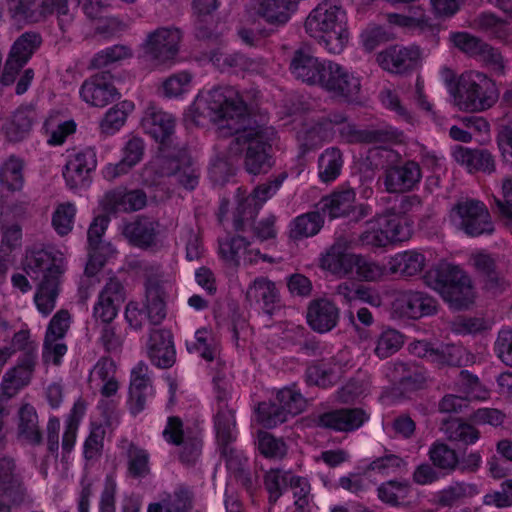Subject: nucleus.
Returning a JSON list of instances; mask_svg holds the SVG:
<instances>
[{
  "label": "nucleus",
  "mask_w": 512,
  "mask_h": 512,
  "mask_svg": "<svg viewBox=\"0 0 512 512\" xmlns=\"http://www.w3.org/2000/svg\"><path fill=\"white\" fill-rule=\"evenodd\" d=\"M147 203V195L140 189L128 190L123 187L107 191L100 205L106 213L135 212L143 209Z\"/></svg>",
  "instance_id": "obj_23"
},
{
  "label": "nucleus",
  "mask_w": 512,
  "mask_h": 512,
  "mask_svg": "<svg viewBox=\"0 0 512 512\" xmlns=\"http://www.w3.org/2000/svg\"><path fill=\"white\" fill-rule=\"evenodd\" d=\"M148 355L151 362L159 368H169L175 363V348L169 331L155 330L148 343Z\"/></svg>",
  "instance_id": "obj_34"
},
{
  "label": "nucleus",
  "mask_w": 512,
  "mask_h": 512,
  "mask_svg": "<svg viewBox=\"0 0 512 512\" xmlns=\"http://www.w3.org/2000/svg\"><path fill=\"white\" fill-rule=\"evenodd\" d=\"M306 32L319 39L330 54H340L349 41L347 17L343 7L331 0L320 2L307 16Z\"/></svg>",
  "instance_id": "obj_4"
},
{
  "label": "nucleus",
  "mask_w": 512,
  "mask_h": 512,
  "mask_svg": "<svg viewBox=\"0 0 512 512\" xmlns=\"http://www.w3.org/2000/svg\"><path fill=\"white\" fill-rule=\"evenodd\" d=\"M428 457L434 467L445 475L453 474L460 465V458L456 450L441 441H436L430 446Z\"/></svg>",
  "instance_id": "obj_45"
},
{
  "label": "nucleus",
  "mask_w": 512,
  "mask_h": 512,
  "mask_svg": "<svg viewBox=\"0 0 512 512\" xmlns=\"http://www.w3.org/2000/svg\"><path fill=\"white\" fill-rule=\"evenodd\" d=\"M285 179L286 174L283 173L257 185L250 195L238 201L239 214L250 216L257 214L263 204L276 194Z\"/></svg>",
  "instance_id": "obj_31"
},
{
  "label": "nucleus",
  "mask_w": 512,
  "mask_h": 512,
  "mask_svg": "<svg viewBox=\"0 0 512 512\" xmlns=\"http://www.w3.org/2000/svg\"><path fill=\"white\" fill-rule=\"evenodd\" d=\"M118 447L127 458L128 472L134 478H143L149 474V453L129 441L127 438L119 440Z\"/></svg>",
  "instance_id": "obj_42"
},
{
  "label": "nucleus",
  "mask_w": 512,
  "mask_h": 512,
  "mask_svg": "<svg viewBox=\"0 0 512 512\" xmlns=\"http://www.w3.org/2000/svg\"><path fill=\"white\" fill-rule=\"evenodd\" d=\"M386 272L384 265L363 254H358L353 277L361 281L374 282L380 280Z\"/></svg>",
  "instance_id": "obj_57"
},
{
  "label": "nucleus",
  "mask_w": 512,
  "mask_h": 512,
  "mask_svg": "<svg viewBox=\"0 0 512 512\" xmlns=\"http://www.w3.org/2000/svg\"><path fill=\"white\" fill-rule=\"evenodd\" d=\"M411 493V484L407 480H388L377 488L380 501L393 507L401 506Z\"/></svg>",
  "instance_id": "obj_48"
},
{
  "label": "nucleus",
  "mask_w": 512,
  "mask_h": 512,
  "mask_svg": "<svg viewBox=\"0 0 512 512\" xmlns=\"http://www.w3.org/2000/svg\"><path fill=\"white\" fill-rule=\"evenodd\" d=\"M37 120V113L31 105L19 106L2 127L4 137L9 142H20L27 138Z\"/></svg>",
  "instance_id": "obj_30"
},
{
  "label": "nucleus",
  "mask_w": 512,
  "mask_h": 512,
  "mask_svg": "<svg viewBox=\"0 0 512 512\" xmlns=\"http://www.w3.org/2000/svg\"><path fill=\"white\" fill-rule=\"evenodd\" d=\"M403 343V335L395 329L388 328L377 337L374 352L380 359H385L396 353Z\"/></svg>",
  "instance_id": "obj_59"
},
{
  "label": "nucleus",
  "mask_w": 512,
  "mask_h": 512,
  "mask_svg": "<svg viewBox=\"0 0 512 512\" xmlns=\"http://www.w3.org/2000/svg\"><path fill=\"white\" fill-rule=\"evenodd\" d=\"M117 366L115 361L107 356L98 359L89 372L88 384L90 389L98 390L103 397H112L119 389L116 378Z\"/></svg>",
  "instance_id": "obj_25"
},
{
  "label": "nucleus",
  "mask_w": 512,
  "mask_h": 512,
  "mask_svg": "<svg viewBox=\"0 0 512 512\" xmlns=\"http://www.w3.org/2000/svg\"><path fill=\"white\" fill-rule=\"evenodd\" d=\"M105 74H96L83 82L80 96L91 106L104 107L114 100L117 90Z\"/></svg>",
  "instance_id": "obj_29"
},
{
  "label": "nucleus",
  "mask_w": 512,
  "mask_h": 512,
  "mask_svg": "<svg viewBox=\"0 0 512 512\" xmlns=\"http://www.w3.org/2000/svg\"><path fill=\"white\" fill-rule=\"evenodd\" d=\"M36 365L17 362L3 376L1 390L6 398L14 397L22 388L26 387L32 380Z\"/></svg>",
  "instance_id": "obj_41"
},
{
  "label": "nucleus",
  "mask_w": 512,
  "mask_h": 512,
  "mask_svg": "<svg viewBox=\"0 0 512 512\" xmlns=\"http://www.w3.org/2000/svg\"><path fill=\"white\" fill-rule=\"evenodd\" d=\"M480 493L476 483L466 481H453L434 494L433 502L443 508H451L463 504L466 500Z\"/></svg>",
  "instance_id": "obj_35"
},
{
  "label": "nucleus",
  "mask_w": 512,
  "mask_h": 512,
  "mask_svg": "<svg viewBox=\"0 0 512 512\" xmlns=\"http://www.w3.org/2000/svg\"><path fill=\"white\" fill-rule=\"evenodd\" d=\"M141 126L146 134L159 143L158 155L144 168L146 175L155 165L164 164L173 155L174 147L181 146L174 141L175 118L171 114L150 106L145 111Z\"/></svg>",
  "instance_id": "obj_7"
},
{
  "label": "nucleus",
  "mask_w": 512,
  "mask_h": 512,
  "mask_svg": "<svg viewBox=\"0 0 512 512\" xmlns=\"http://www.w3.org/2000/svg\"><path fill=\"white\" fill-rule=\"evenodd\" d=\"M452 156L469 173L482 171L490 174L495 171L494 157L488 150L455 146Z\"/></svg>",
  "instance_id": "obj_32"
},
{
  "label": "nucleus",
  "mask_w": 512,
  "mask_h": 512,
  "mask_svg": "<svg viewBox=\"0 0 512 512\" xmlns=\"http://www.w3.org/2000/svg\"><path fill=\"white\" fill-rule=\"evenodd\" d=\"M277 400L290 416L300 414L306 406V400L295 384L281 389L277 394Z\"/></svg>",
  "instance_id": "obj_62"
},
{
  "label": "nucleus",
  "mask_w": 512,
  "mask_h": 512,
  "mask_svg": "<svg viewBox=\"0 0 512 512\" xmlns=\"http://www.w3.org/2000/svg\"><path fill=\"white\" fill-rule=\"evenodd\" d=\"M132 55L133 51L129 46L113 45L97 52L91 60V66L96 69L106 68L129 59Z\"/></svg>",
  "instance_id": "obj_55"
},
{
  "label": "nucleus",
  "mask_w": 512,
  "mask_h": 512,
  "mask_svg": "<svg viewBox=\"0 0 512 512\" xmlns=\"http://www.w3.org/2000/svg\"><path fill=\"white\" fill-rule=\"evenodd\" d=\"M139 270L145 278V310L149 321L160 324L166 317V292L162 267L158 263L142 261Z\"/></svg>",
  "instance_id": "obj_10"
},
{
  "label": "nucleus",
  "mask_w": 512,
  "mask_h": 512,
  "mask_svg": "<svg viewBox=\"0 0 512 512\" xmlns=\"http://www.w3.org/2000/svg\"><path fill=\"white\" fill-rule=\"evenodd\" d=\"M289 414L276 403L262 402L257 408V420L266 428H273L285 422Z\"/></svg>",
  "instance_id": "obj_64"
},
{
  "label": "nucleus",
  "mask_w": 512,
  "mask_h": 512,
  "mask_svg": "<svg viewBox=\"0 0 512 512\" xmlns=\"http://www.w3.org/2000/svg\"><path fill=\"white\" fill-rule=\"evenodd\" d=\"M346 117L342 113H332L329 117L309 129L298 133L300 142V155L305 156L308 152L319 148L333 125H342L340 128L341 136L350 143H388L400 140L402 133L392 127L357 130L354 125L345 124Z\"/></svg>",
  "instance_id": "obj_3"
},
{
  "label": "nucleus",
  "mask_w": 512,
  "mask_h": 512,
  "mask_svg": "<svg viewBox=\"0 0 512 512\" xmlns=\"http://www.w3.org/2000/svg\"><path fill=\"white\" fill-rule=\"evenodd\" d=\"M219 256L226 266L238 268L243 264H253L259 258L266 260L257 249L250 248V243L242 236H226L219 239Z\"/></svg>",
  "instance_id": "obj_21"
},
{
  "label": "nucleus",
  "mask_w": 512,
  "mask_h": 512,
  "mask_svg": "<svg viewBox=\"0 0 512 512\" xmlns=\"http://www.w3.org/2000/svg\"><path fill=\"white\" fill-rule=\"evenodd\" d=\"M279 297L275 283L263 276L255 278L246 291V299L250 303L260 305L268 314L273 313Z\"/></svg>",
  "instance_id": "obj_38"
},
{
  "label": "nucleus",
  "mask_w": 512,
  "mask_h": 512,
  "mask_svg": "<svg viewBox=\"0 0 512 512\" xmlns=\"http://www.w3.org/2000/svg\"><path fill=\"white\" fill-rule=\"evenodd\" d=\"M24 270L32 280L39 281L34 301L40 313L49 315L56 306L66 270L63 258L43 246H34L26 251Z\"/></svg>",
  "instance_id": "obj_2"
},
{
  "label": "nucleus",
  "mask_w": 512,
  "mask_h": 512,
  "mask_svg": "<svg viewBox=\"0 0 512 512\" xmlns=\"http://www.w3.org/2000/svg\"><path fill=\"white\" fill-rule=\"evenodd\" d=\"M422 179L420 165L408 160L400 165L389 166L384 173L385 189L389 193H404L413 190Z\"/></svg>",
  "instance_id": "obj_22"
},
{
  "label": "nucleus",
  "mask_w": 512,
  "mask_h": 512,
  "mask_svg": "<svg viewBox=\"0 0 512 512\" xmlns=\"http://www.w3.org/2000/svg\"><path fill=\"white\" fill-rule=\"evenodd\" d=\"M426 263L423 253L416 250H407L391 257L389 261L392 273L402 276H414L420 273Z\"/></svg>",
  "instance_id": "obj_46"
},
{
  "label": "nucleus",
  "mask_w": 512,
  "mask_h": 512,
  "mask_svg": "<svg viewBox=\"0 0 512 512\" xmlns=\"http://www.w3.org/2000/svg\"><path fill=\"white\" fill-rule=\"evenodd\" d=\"M431 355H433L431 364L437 368L461 367L471 360L468 351L463 346L456 344L435 346Z\"/></svg>",
  "instance_id": "obj_43"
},
{
  "label": "nucleus",
  "mask_w": 512,
  "mask_h": 512,
  "mask_svg": "<svg viewBox=\"0 0 512 512\" xmlns=\"http://www.w3.org/2000/svg\"><path fill=\"white\" fill-rule=\"evenodd\" d=\"M41 19L48 14H56L60 29L65 32L74 20V13L70 10L68 0H43L41 4Z\"/></svg>",
  "instance_id": "obj_58"
},
{
  "label": "nucleus",
  "mask_w": 512,
  "mask_h": 512,
  "mask_svg": "<svg viewBox=\"0 0 512 512\" xmlns=\"http://www.w3.org/2000/svg\"><path fill=\"white\" fill-rule=\"evenodd\" d=\"M338 318L339 311L329 300H316L308 307V324L314 331L319 333H325L333 329L337 324Z\"/></svg>",
  "instance_id": "obj_39"
},
{
  "label": "nucleus",
  "mask_w": 512,
  "mask_h": 512,
  "mask_svg": "<svg viewBox=\"0 0 512 512\" xmlns=\"http://www.w3.org/2000/svg\"><path fill=\"white\" fill-rule=\"evenodd\" d=\"M9 346L15 353L21 352L17 362H27L30 363V365H37V344L31 339L29 330L22 329L16 332L13 335Z\"/></svg>",
  "instance_id": "obj_53"
},
{
  "label": "nucleus",
  "mask_w": 512,
  "mask_h": 512,
  "mask_svg": "<svg viewBox=\"0 0 512 512\" xmlns=\"http://www.w3.org/2000/svg\"><path fill=\"white\" fill-rule=\"evenodd\" d=\"M158 226V222L140 217L135 221L126 223L122 233L132 245L147 249L156 244Z\"/></svg>",
  "instance_id": "obj_36"
},
{
  "label": "nucleus",
  "mask_w": 512,
  "mask_h": 512,
  "mask_svg": "<svg viewBox=\"0 0 512 512\" xmlns=\"http://www.w3.org/2000/svg\"><path fill=\"white\" fill-rule=\"evenodd\" d=\"M386 18L390 24L412 32H425L431 29L430 19L423 12L415 16L388 13Z\"/></svg>",
  "instance_id": "obj_61"
},
{
  "label": "nucleus",
  "mask_w": 512,
  "mask_h": 512,
  "mask_svg": "<svg viewBox=\"0 0 512 512\" xmlns=\"http://www.w3.org/2000/svg\"><path fill=\"white\" fill-rule=\"evenodd\" d=\"M444 432L451 441L472 445L480 437L479 431L471 424L461 419H452L445 424Z\"/></svg>",
  "instance_id": "obj_56"
},
{
  "label": "nucleus",
  "mask_w": 512,
  "mask_h": 512,
  "mask_svg": "<svg viewBox=\"0 0 512 512\" xmlns=\"http://www.w3.org/2000/svg\"><path fill=\"white\" fill-rule=\"evenodd\" d=\"M24 162L22 159L10 156L0 168V183L8 191L16 192L24 186Z\"/></svg>",
  "instance_id": "obj_51"
},
{
  "label": "nucleus",
  "mask_w": 512,
  "mask_h": 512,
  "mask_svg": "<svg viewBox=\"0 0 512 512\" xmlns=\"http://www.w3.org/2000/svg\"><path fill=\"white\" fill-rule=\"evenodd\" d=\"M322 67H324V60H320L302 50L295 52L290 63L293 76L309 85H318L321 79Z\"/></svg>",
  "instance_id": "obj_37"
},
{
  "label": "nucleus",
  "mask_w": 512,
  "mask_h": 512,
  "mask_svg": "<svg viewBox=\"0 0 512 512\" xmlns=\"http://www.w3.org/2000/svg\"><path fill=\"white\" fill-rule=\"evenodd\" d=\"M318 86L335 98L354 99L360 92V78L352 71L331 60H324Z\"/></svg>",
  "instance_id": "obj_11"
},
{
  "label": "nucleus",
  "mask_w": 512,
  "mask_h": 512,
  "mask_svg": "<svg viewBox=\"0 0 512 512\" xmlns=\"http://www.w3.org/2000/svg\"><path fill=\"white\" fill-rule=\"evenodd\" d=\"M10 20L14 25L22 26L41 20L35 0H5Z\"/></svg>",
  "instance_id": "obj_50"
},
{
  "label": "nucleus",
  "mask_w": 512,
  "mask_h": 512,
  "mask_svg": "<svg viewBox=\"0 0 512 512\" xmlns=\"http://www.w3.org/2000/svg\"><path fill=\"white\" fill-rule=\"evenodd\" d=\"M42 42L41 36L35 32H25L19 36L11 47L9 56L23 64L29 61Z\"/></svg>",
  "instance_id": "obj_54"
},
{
  "label": "nucleus",
  "mask_w": 512,
  "mask_h": 512,
  "mask_svg": "<svg viewBox=\"0 0 512 512\" xmlns=\"http://www.w3.org/2000/svg\"><path fill=\"white\" fill-rule=\"evenodd\" d=\"M109 222L108 216L98 215L89 226L87 232L89 260L85 268V273L88 276H93L105 264L106 260L115 253L114 247L102 240Z\"/></svg>",
  "instance_id": "obj_15"
},
{
  "label": "nucleus",
  "mask_w": 512,
  "mask_h": 512,
  "mask_svg": "<svg viewBox=\"0 0 512 512\" xmlns=\"http://www.w3.org/2000/svg\"><path fill=\"white\" fill-rule=\"evenodd\" d=\"M134 103L121 101L111 107L100 121V131L105 135H113L125 124L128 115L134 110Z\"/></svg>",
  "instance_id": "obj_49"
},
{
  "label": "nucleus",
  "mask_w": 512,
  "mask_h": 512,
  "mask_svg": "<svg viewBox=\"0 0 512 512\" xmlns=\"http://www.w3.org/2000/svg\"><path fill=\"white\" fill-rule=\"evenodd\" d=\"M75 215L76 207L73 203L59 204L52 215V225L55 231L61 236L69 234L73 229Z\"/></svg>",
  "instance_id": "obj_63"
},
{
  "label": "nucleus",
  "mask_w": 512,
  "mask_h": 512,
  "mask_svg": "<svg viewBox=\"0 0 512 512\" xmlns=\"http://www.w3.org/2000/svg\"><path fill=\"white\" fill-rule=\"evenodd\" d=\"M43 128L48 136V144L58 146L65 142L68 135L75 132L76 124L72 120L59 122L56 117H50L45 121Z\"/></svg>",
  "instance_id": "obj_60"
},
{
  "label": "nucleus",
  "mask_w": 512,
  "mask_h": 512,
  "mask_svg": "<svg viewBox=\"0 0 512 512\" xmlns=\"http://www.w3.org/2000/svg\"><path fill=\"white\" fill-rule=\"evenodd\" d=\"M392 309L399 317L419 319L436 313L437 302L424 292L407 290L396 295Z\"/></svg>",
  "instance_id": "obj_20"
},
{
  "label": "nucleus",
  "mask_w": 512,
  "mask_h": 512,
  "mask_svg": "<svg viewBox=\"0 0 512 512\" xmlns=\"http://www.w3.org/2000/svg\"><path fill=\"white\" fill-rule=\"evenodd\" d=\"M420 58V50L416 46L395 45L377 55L378 64L389 72L403 73L414 68Z\"/></svg>",
  "instance_id": "obj_26"
},
{
  "label": "nucleus",
  "mask_w": 512,
  "mask_h": 512,
  "mask_svg": "<svg viewBox=\"0 0 512 512\" xmlns=\"http://www.w3.org/2000/svg\"><path fill=\"white\" fill-rule=\"evenodd\" d=\"M97 167L96 150L86 147L67 156L63 170L66 185L71 190L84 189L90 185L91 173Z\"/></svg>",
  "instance_id": "obj_14"
},
{
  "label": "nucleus",
  "mask_w": 512,
  "mask_h": 512,
  "mask_svg": "<svg viewBox=\"0 0 512 512\" xmlns=\"http://www.w3.org/2000/svg\"><path fill=\"white\" fill-rule=\"evenodd\" d=\"M449 217L456 228L472 237L491 234L494 230L487 207L476 199L458 200L451 208Z\"/></svg>",
  "instance_id": "obj_9"
},
{
  "label": "nucleus",
  "mask_w": 512,
  "mask_h": 512,
  "mask_svg": "<svg viewBox=\"0 0 512 512\" xmlns=\"http://www.w3.org/2000/svg\"><path fill=\"white\" fill-rule=\"evenodd\" d=\"M350 241L344 237L337 238L334 243L321 254L319 266L338 278L352 277L358 253L351 252Z\"/></svg>",
  "instance_id": "obj_16"
},
{
  "label": "nucleus",
  "mask_w": 512,
  "mask_h": 512,
  "mask_svg": "<svg viewBox=\"0 0 512 512\" xmlns=\"http://www.w3.org/2000/svg\"><path fill=\"white\" fill-rule=\"evenodd\" d=\"M172 154L164 164L155 165L148 174L155 172L159 177L173 176L185 189H195L199 183V168L184 147H174Z\"/></svg>",
  "instance_id": "obj_13"
},
{
  "label": "nucleus",
  "mask_w": 512,
  "mask_h": 512,
  "mask_svg": "<svg viewBox=\"0 0 512 512\" xmlns=\"http://www.w3.org/2000/svg\"><path fill=\"white\" fill-rule=\"evenodd\" d=\"M17 438L20 442L37 446L42 442L38 415L31 404H24L18 411Z\"/></svg>",
  "instance_id": "obj_40"
},
{
  "label": "nucleus",
  "mask_w": 512,
  "mask_h": 512,
  "mask_svg": "<svg viewBox=\"0 0 512 512\" xmlns=\"http://www.w3.org/2000/svg\"><path fill=\"white\" fill-rule=\"evenodd\" d=\"M470 261L481 278L483 289L491 295L502 293L507 286L505 279L496 268L495 258L486 252L471 255Z\"/></svg>",
  "instance_id": "obj_28"
},
{
  "label": "nucleus",
  "mask_w": 512,
  "mask_h": 512,
  "mask_svg": "<svg viewBox=\"0 0 512 512\" xmlns=\"http://www.w3.org/2000/svg\"><path fill=\"white\" fill-rule=\"evenodd\" d=\"M214 428L218 444L221 446V453L225 457L228 465L241 466L244 458L236 451L231 443L236 440V420L235 412L229 406H221L214 416Z\"/></svg>",
  "instance_id": "obj_17"
},
{
  "label": "nucleus",
  "mask_w": 512,
  "mask_h": 512,
  "mask_svg": "<svg viewBox=\"0 0 512 512\" xmlns=\"http://www.w3.org/2000/svg\"><path fill=\"white\" fill-rule=\"evenodd\" d=\"M454 98L457 105L467 111H483L498 98L495 83L484 73L468 71L457 82Z\"/></svg>",
  "instance_id": "obj_6"
},
{
  "label": "nucleus",
  "mask_w": 512,
  "mask_h": 512,
  "mask_svg": "<svg viewBox=\"0 0 512 512\" xmlns=\"http://www.w3.org/2000/svg\"><path fill=\"white\" fill-rule=\"evenodd\" d=\"M425 282L455 310L467 308L473 303L474 289L471 279L457 266L431 268L425 275Z\"/></svg>",
  "instance_id": "obj_5"
},
{
  "label": "nucleus",
  "mask_w": 512,
  "mask_h": 512,
  "mask_svg": "<svg viewBox=\"0 0 512 512\" xmlns=\"http://www.w3.org/2000/svg\"><path fill=\"white\" fill-rule=\"evenodd\" d=\"M188 116L196 125L204 120L214 123L221 136H234L227 147V157L244 153V167L249 174L267 173L273 166L270 150L275 131L252 119L239 92L231 86H219L200 92Z\"/></svg>",
  "instance_id": "obj_1"
},
{
  "label": "nucleus",
  "mask_w": 512,
  "mask_h": 512,
  "mask_svg": "<svg viewBox=\"0 0 512 512\" xmlns=\"http://www.w3.org/2000/svg\"><path fill=\"white\" fill-rule=\"evenodd\" d=\"M295 474L291 470L271 468L264 475V486L269 494V502L274 504L290 488Z\"/></svg>",
  "instance_id": "obj_47"
},
{
  "label": "nucleus",
  "mask_w": 512,
  "mask_h": 512,
  "mask_svg": "<svg viewBox=\"0 0 512 512\" xmlns=\"http://www.w3.org/2000/svg\"><path fill=\"white\" fill-rule=\"evenodd\" d=\"M410 236L411 228L401 216L385 214L367 221L358 241L364 247L382 248L406 241Z\"/></svg>",
  "instance_id": "obj_8"
},
{
  "label": "nucleus",
  "mask_w": 512,
  "mask_h": 512,
  "mask_svg": "<svg viewBox=\"0 0 512 512\" xmlns=\"http://www.w3.org/2000/svg\"><path fill=\"white\" fill-rule=\"evenodd\" d=\"M125 301V288L116 277H110L99 291L93 306L92 316L103 324L111 323Z\"/></svg>",
  "instance_id": "obj_18"
},
{
  "label": "nucleus",
  "mask_w": 512,
  "mask_h": 512,
  "mask_svg": "<svg viewBox=\"0 0 512 512\" xmlns=\"http://www.w3.org/2000/svg\"><path fill=\"white\" fill-rule=\"evenodd\" d=\"M368 419L360 408H342L321 414L318 425L337 432H352L360 428Z\"/></svg>",
  "instance_id": "obj_27"
},
{
  "label": "nucleus",
  "mask_w": 512,
  "mask_h": 512,
  "mask_svg": "<svg viewBox=\"0 0 512 512\" xmlns=\"http://www.w3.org/2000/svg\"><path fill=\"white\" fill-rule=\"evenodd\" d=\"M195 495L193 490L184 484H179L172 491H165L159 495L156 502L147 507V512H192Z\"/></svg>",
  "instance_id": "obj_24"
},
{
  "label": "nucleus",
  "mask_w": 512,
  "mask_h": 512,
  "mask_svg": "<svg viewBox=\"0 0 512 512\" xmlns=\"http://www.w3.org/2000/svg\"><path fill=\"white\" fill-rule=\"evenodd\" d=\"M324 224V217L320 209L310 211L295 217L289 225L290 238L300 240L312 237L319 233Z\"/></svg>",
  "instance_id": "obj_44"
},
{
  "label": "nucleus",
  "mask_w": 512,
  "mask_h": 512,
  "mask_svg": "<svg viewBox=\"0 0 512 512\" xmlns=\"http://www.w3.org/2000/svg\"><path fill=\"white\" fill-rule=\"evenodd\" d=\"M14 470L15 463L13 460L0 459V497L9 502L6 506L10 508L21 505L32 506L34 500L23 485L21 477ZM0 504L5 505L1 501Z\"/></svg>",
  "instance_id": "obj_19"
},
{
  "label": "nucleus",
  "mask_w": 512,
  "mask_h": 512,
  "mask_svg": "<svg viewBox=\"0 0 512 512\" xmlns=\"http://www.w3.org/2000/svg\"><path fill=\"white\" fill-rule=\"evenodd\" d=\"M356 193L350 187H340L319 202L322 214L331 219L348 216L355 208Z\"/></svg>",
  "instance_id": "obj_33"
},
{
  "label": "nucleus",
  "mask_w": 512,
  "mask_h": 512,
  "mask_svg": "<svg viewBox=\"0 0 512 512\" xmlns=\"http://www.w3.org/2000/svg\"><path fill=\"white\" fill-rule=\"evenodd\" d=\"M343 166L342 153L338 148L326 149L318 160V175L322 182L334 181L341 172Z\"/></svg>",
  "instance_id": "obj_52"
},
{
  "label": "nucleus",
  "mask_w": 512,
  "mask_h": 512,
  "mask_svg": "<svg viewBox=\"0 0 512 512\" xmlns=\"http://www.w3.org/2000/svg\"><path fill=\"white\" fill-rule=\"evenodd\" d=\"M182 39L181 31L173 27H162L149 33L144 42V51L155 65L174 62Z\"/></svg>",
  "instance_id": "obj_12"
}]
</instances>
